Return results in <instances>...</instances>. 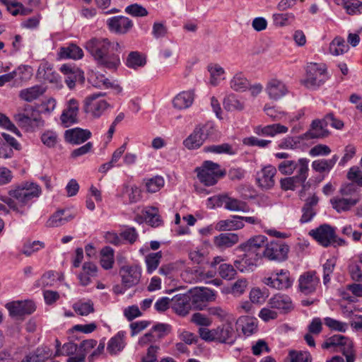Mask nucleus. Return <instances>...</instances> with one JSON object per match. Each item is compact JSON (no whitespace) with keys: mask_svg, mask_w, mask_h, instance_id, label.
Instances as JSON below:
<instances>
[{"mask_svg":"<svg viewBox=\"0 0 362 362\" xmlns=\"http://www.w3.org/2000/svg\"><path fill=\"white\" fill-rule=\"evenodd\" d=\"M195 171L199 181L206 186H213L218 180L223 177L226 171L221 169L218 163L211 160H206L202 165L197 168Z\"/></svg>","mask_w":362,"mask_h":362,"instance_id":"obj_4","label":"nucleus"},{"mask_svg":"<svg viewBox=\"0 0 362 362\" xmlns=\"http://www.w3.org/2000/svg\"><path fill=\"white\" fill-rule=\"evenodd\" d=\"M146 63V59L139 52H131L127 58L126 65L129 68L136 69L144 66Z\"/></svg>","mask_w":362,"mask_h":362,"instance_id":"obj_46","label":"nucleus"},{"mask_svg":"<svg viewBox=\"0 0 362 362\" xmlns=\"http://www.w3.org/2000/svg\"><path fill=\"white\" fill-rule=\"evenodd\" d=\"M327 125L324 119H315L312 122L310 129L305 132L302 139H320L325 138L329 135V131L327 129Z\"/></svg>","mask_w":362,"mask_h":362,"instance_id":"obj_26","label":"nucleus"},{"mask_svg":"<svg viewBox=\"0 0 362 362\" xmlns=\"http://www.w3.org/2000/svg\"><path fill=\"white\" fill-rule=\"evenodd\" d=\"M239 241V237L235 233H221L214 237V243L219 249L231 247Z\"/></svg>","mask_w":362,"mask_h":362,"instance_id":"obj_30","label":"nucleus"},{"mask_svg":"<svg viewBox=\"0 0 362 362\" xmlns=\"http://www.w3.org/2000/svg\"><path fill=\"white\" fill-rule=\"evenodd\" d=\"M319 199L315 194L311 197H308L305 200V203L302 208V216L300 221L303 223H308L310 221L316 214V210L315 207L317 205Z\"/></svg>","mask_w":362,"mask_h":362,"instance_id":"obj_29","label":"nucleus"},{"mask_svg":"<svg viewBox=\"0 0 362 362\" xmlns=\"http://www.w3.org/2000/svg\"><path fill=\"white\" fill-rule=\"evenodd\" d=\"M198 332L201 339L206 341L233 344L235 341V332L231 323H226L211 329L200 327Z\"/></svg>","mask_w":362,"mask_h":362,"instance_id":"obj_3","label":"nucleus"},{"mask_svg":"<svg viewBox=\"0 0 362 362\" xmlns=\"http://www.w3.org/2000/svg\"><path fill=\"white\" fill-rule=\"evenodd\" d=\"M46 88L41 85H36L20 91V98L25 101L32 102L42 95Z\"/></svg>","mask_w":362,"mask_h":362,"instance_id":"obj_35","label":"nucleus"},{"mask_svg":"<svg viewBox=\"0 0 362 362\" xmlns=\"http://www.w3.org/2000/svg\"><path fill=\"white\" fill-rule=\"evenodd\" d=\"M349 46L345 40L341 37H336L329 45V52L332 55L338 56L346 52Z\"/></svg>","mask_w":362,"mask_h":362,"instance_id":"obj_45","label":"nucleus"},{"mask_svg":"<svg viewBox=\"0 0 362 362\" xmlns=\"http://www.w3.org/2000/svg\"><path fill=\"white\" fill-rule=\"evenodd\" d=\"M244 223L240 219V216H232L230 218L218 221L216 229L219 231L235 230L243 228Z\"/></svg>","mask_w":362,"mask_h":362,"instance_id":"obj_31","label":"nucleus"},{"mask_svg":"<svg viewBox=\"0 0 362 362\" xmlns=\"http://www.w3.org/2000/svg\"><path fill=\"white\" fill-rule=\"evenodd\" d=\"M79 111L78 101L74 98L69 100L60 116L61 124L64 127H69L78 122Z\"/></svg>","mask_w":362,"mask_h":362,"instance_id":"obj_17","label":"nucleus"},{"mask_svg":"<svg viewBox=\"0 0 362 362\" xmlns=\"http://www.w3.org/2000/svg\"><path fill=\"white\" fill-rule=\"evenodd\" d=\"M287 127L281 124H273L262 127V135L274 136L278 134H284L288 132Z\"/></svg>","mask_w":362,"mask_h":362,"instance_id":"obj_48","label":"nucleus"},{"mask_svg":"<svg viewBox=\"0 0 362 362\" xmlns=\"http://www.w3.org/2000/svg\"><path fill=\"white\" fill-rule=\"evenodd\" d=\"M64 210H59L52 214L46 223V226L48 228H55L65 224L69 220L66 218H63Z\"/></svg>","mask_w":362,"mask_h":362,"instance_id":"obj_49","label":"nucleus"},{"mask_svg":"<svg viewBox=\"0 0 362 362\" xmlns=\"http://www.w3.org/2000/svg\"><path fill=\"white\" fill-rule=\"evenodd\" d=\"M113 42L106 37H92L86 42L84 47L96 62L107 50L113 47Z\"/></svg>","mask_w":362,"mask_h":362,"instance_id":"obj_10","label":"nucleus"},{"mask_svg":"<svg viewBox=\"0 0 362 362\" xmlns=\"http://www.w3.org/2000/svg\"><path fill=\"white\" fill-rule=\"evenodd\" d=\"M142 214L146 222L153 227H158L162 223V220L158 215V209L155 206L146 207L142 211Z\"/></svg>","mask_w":362,"mask_h":362,"instance_id":"obj_37","label":"nucleus"},{"mask_svg":"<svg viewBox=\"0 0 362 362\" xmlns=\"http://www.w3.org/2000/svg\"><path fill=\"white\" fill-rule=\"evenodd\" d=\"M58 55L61 59H80L83 57V51L75 44H69L66 47H60Z\"/></svg>","mask_w":362,"mask_h":362,"instance_id":"obj_33","label":"nucleus"},{"mask_svg":"<svg viewBox=\"0 0 362 362\" xmlns=\"http://www.w3.org/2000/svg\"><path fill=\"white\" fill-rule=\"evenodd\" d=\"M41 187L35 182L24 181L12 185L8 195L0 196V211L8 214L10 209L21 215L25 214V206H30L33 199L40 197Z\"/></svg>","mask_w":362,"mask_h":362,"instance_id":"obj_1","label":"nucleus"},{"mask_svg":"<svg viewBox=\"0 0 362 362\" xmlns=\"http://www.w3.org/2000/svg\"><path fill=\"white\" fill-rule=\"evenodd\" d=\"M297 161L293 160H284L278 165V170L285 175H291L296 170Z\"/></svg>","mask_w":362,"mask_h":362,"instance_id":"obj_59","label":"nucleus"},{"mask_svg":"<svg viewBox=\"0 0 362 362\" xmlns=\"http://www.w3.org/2000/svg\"><path fill=\"white\" fill-rule=\"evenodd\" d=\"M322 347L325 349L332 348L334 351L341 352L346 357V362H354L355 361L353 341L345 336L334 334L327 339ZM327 362H344V360L339 356H335L330 360H327Z\"/></svg>","mask_w":362,"mask_h":362,"instance_id":"obj_2","label":"nucleus"},{"mask_svg":"<svg viewBox=\"0 0 362 362\" xmlns=\"http://www.w3.org/2000/svg\"><path fill=\"white\" fill-rule=\"evenodd\" d=\"M106 23L110 32L119 35L128 33L134 26L133 21L124 16L110 18L107 20Z\"/></svg>","mask_w":362,"mask_h":362,"instance_id":"obj_16","label":"nucleus"},{"mask_svg":"<svg viewBox=\"0 0 362 362\" xmlns=\"http://www.w3.org/2000/svg\"><path fill=\"white\" fill-rule=\"evenodd\" d=\"M191 322L196 325L206 328L212 324L211 319L201 313H194L191 317Z\"/></svg>","mask_w":362,"mask_h":362,"instance_id":"obj_61","label":"nucleus"},{"mask_svg":"<svg viewBox=\"0 0 362 362\" xmlns=\"http://www.w3.org/2000/svg\"><path fill=\"white\" fill-rule=\"evenodd\" d=\"M211 127L208 124L198 125L183 141L184 146L188 149L199 148L211 133Z\"/></svg>","mask_w":362,"mask_h":362,"instance_id":"obj_11","label":"nucleus"},{"mask_svg":"<svg viewBox=\"0 0 362 362\" xmlns=\"http://www.w3.org/2000/svg\"><path fill=\"white\" fill-rule=\"evenodd\" d=\"M276 174V168L269 165L263 168L257 174V183L259 187L264 189H269L275 184L274 176Z\"/></svg>","mask_w":362,"mask_h":362,"instance_id":"obj_23","label":"nucleus"},{"mask_svg":"<svg viewBox=\"0 0 362 362\" xmlns=\"http://www.w3.org/2000/svg\"><path fill=\"white\" fill-rule=\"evenodd\" d=\"M51 356L50 349L47 346H42L27 355L21 362H46Z\"/></svg>","mask_w":362,"mask_h":362,"instance_id":"obj_34","label":"nucleus"},{"mask_svg":"<svg viewBox=\"0 0 362 362\" xmlns=\"http://www.w3.org/2000/svg\"><path fill=\"white\" fill-rule=\"evenodd\" d=\"M45 243L39 240L28 241L24 243L21 252L27 257L45 247Z\"/></svg>","mask_w":362,"mask_h":362,"instance_id":"obj_50","label":"nucleus"},{"mask_svg":"<svg viewBox=\"0 0 362 362\" xmlns=\"http://www.w3.org/2000/svg\"><path fill=\"white\" fill-rule=\"evenodd\" d=\"M289 247L282 240L267 243L264 257L269 260L284 261L288 258Z\"/></svg>","mask_w":362,"mask_h":362,"instance_id":"obj_9","label":"nucleus"},{"mask_svg":"<svg viewBox=\"0 0 362 362\" xmlns=\"http://www.w3.org/2000/svg\"><path fill=\"white\" fill-rule=\"evenodd\" d=\"M113 47L107 50L102 54V59H98L95 62L98 66L109 70H116L120 65V45L118 42H113Z\"/></svg>","mask_w":362,"mask_h":362,"instance_id":"obj_13","label":"nucleus"},{"mask_svg":"<svg viewBox=\"0 0 362 362\" xmlns=\"http://www.w3.org/2000/svg\"><path fill=\"white\" fill-rule=\"evenodd\" d=\"M124 11L133 17H144L148 16V12L146 8L139 4H132L127 6Z\"/></svg>","mask_w":362,"mask_h":362,"instance_id":"obj_51","label":"nucleus"},{"mask_svg":"<svg viewBox=\"0 0 362 362\" xmlns=\"http://www.w3.org/2000/svg\"><path fill=\"white\" fill-rule=\"evenodd\" d=\"M242 330L244 334L250 336L257 330V320L256 318L246 317L244 320V325Z\"/></svg>","mask_w":362,"mask_h":362,"instance_id":"obj_62","label":"nucleus"},{"mask_svg":"<svg viewBox=\"0 0 362 362\" xmlns=\"http://www.w3.org/2000/svg\"><path fill=\"white\" fill-rule=\"evenodd\" d=\"M361 200V195L358 194L356 198L334 197L330 199V203L338 213L349 211Z\"/></svg>","mask_w":362,"mask_h":362,"instance_id":"obj_28","label":"nucleus"},{"mask_svg":"<svg viewBox=\"0 0 362 362\" xmlns=\"http://www.w3.org/2000/svg\"><path fill=\"white\" fill-rule=\"evenodd\" d=\"M92 136L88 129L74 128L67 129L64 133L65 141L73 145H78L88 140Z\"/></svg>","mask_w":362,"mask_h":362,"instance_id":"obj_25","label":"nucleus"},{"mask_svg":"<svg viewBox=\"0 0 362 362\" xmlns=\"http://www.w3.org/2000/svg\"><path fill=\"white\" fill-rule=\"evenodd\" d=\"M223 104L227 111L242 110L244 108V103L238 99L236 95L233 93L224 98Z\"/></svg>","mask_w":362,"mask_h":362,"instance_id":"obj_43","label":"nucleus"},{"mask_svg":"<svg viewBox=\"0 0 362 362\" xmlns=\"http://www.w3.org/2000/svg\"><path fill=\"white\" fill-rule=\"evenodd\" d=\"M346 177L356 185L362 187V171L358 167H351L347 173Z\"/></svg>","mask_w":362,"mask_h":362,"instance_id":"obj_60","label":"nucleus"},{"mask_svg":"<svg viewBox=\"0 0 362 362\" xmlns=\"http://www.w3.org/2000/svg\"><path fill=\"white\" fill-rule=\"evenodd\" d=\"M267 240V238L264 235H257L250 238L246 243L242 244L241 245L264 255Z\"/></svg>","mask_w":362,"mask_h":362,"instance_id":"obj_38","label":"nucleus"},{"mask_svg":"<svg viewBox=\"0 0 362 362\" xmlns=\"http://www.w3.org/2000/svg\"><path fill=\"white\" fill-rule=\"evenodd\" d=\"M263 282L272 288L283 290L290 288L293 284V279L288 270L281 269L274 271L271 276L264 278Z\"/></svg>","mask_w":362,"mask_h":362,"instance_id":"obj_12","label":"nucleus"},{"mask_svg":"<svg viewBox=\"0 0 362 362\" xmlns=\"http://www.w3.org/2000/svg\"><path fill=\"white\" fill-rule=\"evenodd\" d=\"M114 250L108 246L103 247L100 251V264L105 269H112L115 262Z\"/></svg>","mask_w":362,"mask_h":362,"instance_id":"obj_41","label":"nucleus"},{"mask_svg":"<svg viewBox=\"0 0 362 362\" xmlns=\"http://www.w3.org/2000/svg\"><path fill=\"white\" fill-rule=\"evenodd\" d=\"M265 91L270 99L278 100L288 93V88L282 81L273 78L267 81Z\"/></svg>","mask_w":362,"mask_h":362,"instance_id":"obj_20","label":"nucleus"},{"mask_svg":"<svg viewBox=\"0 0 362 362\" xmlns=\"http://www.w3.org/2000/svg\"><path fill=\"white\" fill-rule=\"evenodd\" d=\"M219 275L225 279H232L236 274V270L233 266L229 264H221L218 268Z\"/></svg>","mask_w":362,"mask_h":362,"instance_id":"obj_64","label":"nucleus"},{"mask_svg":"<svg viewBox=\"0 0 362 362\" xmlns=\"http://www.w3.org/2000/svg\"><path fill=\"white\" fill-rule=\"evenodd\" d=\"M205 152H211L214 153H226L233 155L235 152L233 151L231 146L228 144H222L220 145H212L204 147Z\"/></svg>","mask_w":362,"mask_h":362,"instance_id":"obj_55","label":"nucleus"},{"mask_svg":"<svg viewBox=\"0 0 362 362\" xmlns=\"http://www.w3.org/2000/svg\"><path fill=\"white\" fill-rule=\"evenodd\" d=\"M124 335V332H119L109 340L107 350L111 355H115L123 350L125 346Z\"/></svg>","mask_w":362,"mask_h":362,"instance_id":"obj_36","label":"nucleus"},{"mask_svg":"<svg viewBox=\"0 0 362 362\" xmlns=\"http://www.w3.org/2000/svg\"><path fill=\"white\" fill-rule=\"evenodd\" d=\"M217 204L223 206L226 209L231 211L247 212L249 211V206L246 202L229 197L226 194L219 195L217 197Z\"/></svg>","mask_w":362,"mask_h":362,"instance_id":"obj_24","label":"nucleus"},{"mask_svg":"<svg viewBox=\"0 0 362 362\" xmlns=\"http://www.w3.org/2000/svg\"><path fill=\"white\" fill-rule=\"evenodd\" d=\"M327 80L326 68L324 64L310 63L307 66L306 77L302 83L308 88L316 89Z\"/></svg>","mask_w":362,"mask_h":362,"instance_id":"obj_5","label":"nucleus"},{"mask_svg":"<svg viewBox=\"0 0 362 362\" xmlns=\"http://www.w3.org/2000/svg\"><path fill=\"white\" fill-rule=\"evenodd\" d=\"M269 303L272 308L281 310L284 312H288L293 308L291 298L284 294L274 295L270 298Z\"/></svg>","mask_w":362,"mask_h":362,"instance_id":"obj_32","label":"nucleus"},{"mask_svg":"<svg viewBox=\"0 0 362 362\" xmlns=\"http://www.w3.org/2000/svg\"><path fill=\"white\" fill-rule=\"evenodd\" d=\"M290 362H312V356L308 351H290Z\"/></svg>","mask_w":362,"mask_h":362,"instance_id":"obj_57","label":"nucleus"},{"mask_svg":"<svg viewBox=\"0 0 362 362\" xmlns=\"http://www.w3.org/2000/svg\"><path fill=\"white\" fill-rule=\"evenodd\" d=\"M295 16L291 13H275L273 15L274 23L281 27L291 24Z\"/></svg>","mask_w":362,"mask_h":362,"instance_id":"obj_56","label":"nucleus"},{"mask_svg":"<svg viewBox=\"0 0 362 362\" xmlns=\"http://www.w3.org/2000/svg\"><path fill=\"white\" fill-rule=\"evenodd\" d=\"M338 159V156L334 155L331 159L315 160L312 163V168L318 173L329 172L334 166Z\"/></svg>","mask_w":362,"mask_h":362,"instance_id":"obj_39","label":"nucleus"},{"mask_svg":"<svg viewBox=\"0 0 362 362\" xmlns=\"http://www.w3.org/2000/svg\"><path fill=\"white\" fill-rule=\"evenodd\" d=\"M164 180L161 176H155L145 180L146 191L149 193L158 192L164 186Z\"/></svg>","mask_w":362,"mask_h":362,"instance_id":"obj_47","label":"nucleus"},{"mask_svg":"<svg viewBox=\"0 0 362 362\" xmlns=\"http://www.w3.org/2000/svg\"><path fill=\"white\" fill-rule=\"evenodd\" d=\"M208 70L211 74L210 83L216 86L218 84V77L224 74V69L218 64H209L208 66Z\"/></svg>","mask_w":362,"mask_h":362,"instance_id":"obj_53","label":"nucleus"},{"mask_svg":"<svg viewBox=\"0 0 362 362\" xmlns=\"http://www.w3.org/2000/svg\"><path fill=\"white\" fill-rule=\"evenodd\" d=\"M310 234L321 245L328 247L333 243L335 230L329 225L324 224L316 230H312Z\"/></svg>","mask_w":362,"mask_h":362,"instance_id":"obj_22","label":"nucleus"},{"mask_svg":"<svg viewBox=\"0 0 362 362\" xmlns=\"http://www.w3.org/2000/svg\"><path fill=\"white\" fill-rule=\"evenodd\" d=\"M36 76L40 81L51 83L57 88L62 86L60 76L48 62H42L40 64Z\"/></svg>","mask_w":362,"mask_h":362,"instance_id":"obj_15","label":"nucleus"},{"mask_svg":"<svg viewBox=\"0 0 362 362\" xmlns=\"http://www.w3.org/2000/svg\"><path fill=\"white\" fill-rule=\"evenodd\" d=\"M230 88L235 91L243 92L249 88V81L245 77L242 72L234 75L230 81Z\"/></svg>","mask_w":362,"mask_h":362,"instance_id":"obj_40","label":"nucleus"},{"mask_svg":"<svg viewBox=\"0 0 362 362\" xmlns=\"http://www.w3.org/2000/svg\"><path fill=\"white\" fill-rule=\"evenodd\" d=\"M105 93H93L84 100V112L93 118L100 117L110 105L103 98Z\"/></svg>","mask_w":362,"mask_h":362,"instance_id":"obj_7","label":"nucleus"},{"mask_svg":"<svg viewBox=\"0 0 362 362\" xmlns=\"http://www.w3.org/2000/svg\"><path fill=\"white\" fill-rule=\"evenodd\" d=\"M119 274L123 286L130 288L139 283L141 269L138 265H125L120 268Z\"/></svg>","mask_w":362,"mask_h":362,"instance_id":"obj_14","label":"nucleus"},{"mask_svg":"<svg viewBox=\"0 0 362 362\" xmlns=\"http://www.w3.org/2000/svg\"><path fill=\"white\" fill-rule=\"evenodd\" d=\"M163 254L161 251L157 252H151L146 256L145 262L146 264L147 272L151 274L158 267Z\"/></svg>","mask_w":362,"mask_h":362,"instance_id":"obj_44","label":"nucleus"},{"mask_svg":"<svg viewBox=\"0 0 362 362\" xmlns=\"http://www.w3.org/2000/svg\"><path fill=\"white\" fill-rule=\"evenodd\" d=\"M324 322L327 327L332 330L344 332L347 329L346 323L338 321L329 317H325Z\"/></svg>","mask_w":362,"mask_h":362,"instance_id":"obj_63","label":"nucleus"},{"mask_svg":"<svg viewBox=\"0 0 362 362\" xmlns=\"http://www.w3.org/2000/svg\"><path fill=\"white\" fill-rule=\"evenodd\" d=\"M343 7L349 15L362 13V2L358 0H348Z\"/></svg>","mask_w":362,"mask_h":362,"instance_id":"obj_58","label":"nucleus"},{"mask_svg":"<svg viewBox=\"0 0 362 362\" xmlns=\"http://www.w3.org/2000/svg\"><path fill=\"white\" fill-rule=\"evenodd\" d=\"M194 100L193 90L182 91L176 95L173 100V106L177 110H185L192 106Z\"/></svg>","mask_w":362,"mask_h":362,"instance_id":"obj_27","label":"nucleus"},{"mask_svg":"<svg viewBox=\"0 0 362 362\" xmlns=\"http://www.w3.org/2000/svg\"><path fill=\"white\" fill-rule=\"evenodd\" d=\"M6 308L11 316L21 317L32 314L35 310L36 305L33 300H24L8 303Z\"/></svg>","mask_w":362,"mask_h":362,"instance_id":"obj_19","label":"nucleus"},{"mask_svg":"<svg viewBox=\"0 0 362 362\" xmlns=\"http://www.w3.org/2000/svg\"><path fill=\"white\" fill-rule=\"evenodd\" d=\"M240 247L245 252L244 256L240 260L235 261L234 265L241 272L252 271L264 257V255L246 247L242 245Z\"/></svg>","mask_w":362,"mask_h":362,"instance_id":"obj_8","label":"nucleus"},{"mask_svg":"<svg viewBox=\"0 0 362 362\" xmlns=\"http://www.w3.org/2000/svg\"><path fill=\"white\" fill-rule=\"evenodd\" d=\"M73 308L74 311L80 315H88L93 313V303L88 300L87 302H78L74 304Z\"/></svg>","mask_w":362,"mask_h":362,"instance_id":"obj_52","label":"nucleus"},{"mask_svg":"<svg viewBox=\"0 0 362 362\" xmlns=\"http://www.w3.org/2000/svg\"><path fill=\"white\" fill-rule=\"evenodd\" d=\"M192 298L188 293L177 294L171 299V308L180 316H186L192 308Z\"/></svg>","mask_w":362,"mask_h":362,"instance_id":"obj_21","label":"nucleus"},{"mask_svg":"<svg viewBox=\"0 0 362 362\" xmlns=\"http://www.w3.org/2000/svg\"><path fill=\"white\" fill-rule=\"evenodd\" d=\"M320 283L316 272L309 271L301 274L298 279L299 291L305 295L314 293Z\"/></svg>","mask_w":362,"mask_h":362,"instance_id":"obj_18","label":"nucleus"},{"mask_svg":"<svg viewBox=\"0 0 362 362\" xmlns=\"http://www.w3.org/2000/svg\"><path fill=\"white\" fill-rule=\"evenodd\" d=\"M0 1L6 6L9 13L13 16L27 15L28 10L24 8L23 5L17 0H0Z\"/></svg>","mask_w":362,"mask_h":362,"instance_id":"obj_42","label":"nucleus"},{"mask_svg":"<svg viewBox=\"0 0 362 362\" xmlns=\"http://www.w3.org/2000/svg\"><path fill=\"white\" fill-rule=\"evenodd\" d=\"M14 119L19 127L27 131L35 127H42L44 124L39 112L31 105H27L23 112L16 114Z\"/></svg>","mask_w":362,"mask_h":362,"instance_id":"obj_6","label":"nucleus"},{"mask_svg":"<svg viewBox=\"0 0 362 362\" xmlns=\"http://www.w3.org/2000/svg\"><path fill=\"white\" fill-rule=\"evenodd\" d=\"M308 164H309V159H308L306 158H299L296 163L297 166L296 167V170H296V175L300 177L303 179L307 180V178L308 177V171H309Z\"/></svg>","mask_w":362,"mask_h":362,"instance_id":"obj_54","label":"nucleus"}]
</instances>
